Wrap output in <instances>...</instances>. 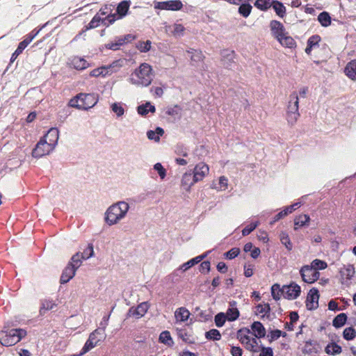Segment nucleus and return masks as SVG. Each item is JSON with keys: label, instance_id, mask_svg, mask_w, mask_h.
<instances>
[{"label": "nucleus", "instance_id": "nucleus-1", "mask_svg": "<svg viewBox=\"0 0 356 356\" xmlns=\"http://www.w3.org/2000/svg\"><path fill=\"white\" fill-rule=\"evenodd\" d=\"M59 138V131L57 128H51L38 142L35 147L32 151V156L35 158L49 154L57 145Z\"/></svg>", "mask_w": 356, "mask_h": 356}, {"label": "nucleus", "instance_id": "nucleus-2", "mask_svg": "<svg viewBox=\"0 0 356 356\" xmlns=\"http://www.w3.org/2000/svg\"><path fill=\"white\" fill-rule=\"evenodd\" d=\"M154 77L152 67L149 63H143L131 72L128 81L138 87H147L151 85Z\"/></svg>", "mask_w": 356, "mask_h": 356}, {"label": "nucleus", "instance_id": "nucleus-3", "mask_svg": "<svg viewBox=\"0 0 356 356\" xmlns=\"http://www.w3.org/2000/svg\"><path fill=\"white\" fill-rule=\"evenodd\" d=\"M129 208V204L125 201L111 204L105 212V222L109 226L117 225L127 216Z\"/></svg>", "mask_w": 356, "mask_h": 356}, {"label": "nucleus", "instance_id": "nucleus-4", "mask_svg": "<svg viewBox=\"0 0 356 356\" xmlns=\"http://www.w3.org/2000/svg\"><path fill=\"white\" fill-rule=\"evenodd\" d=\"M99 101L96 93H79L70 101V106L81 110H88L95 106Z\"/></svg>", "mask_w": 356, "mask_h": 356}, {"label": "nucleus", "instance_id": "nucleus-5", "mask_svg": "<svg viewBox=\"0 0 356 356\" xmlns=\"http://www.w3.org/2000/svg\"><path fill=\"white\" fill-rule=\"evenodd\" d=\"M237 339L244 346L246 350L252 353L259 352L262 345L261 341H259V339L253 336L250 330L245 329L238 330L237 332Z\"/></svg>", "mask_w": 356, "mask_h": 356}, {"label": "nucleus", "instance_id": "nucleus-6", "mask_svg": "<svg viewBox=\"0 0 356 356\" xmlns=\"http://www.w3.org/2000/svg\"><path fill=\"white\" fill-rule=\"evenodd\" d=\"M299 98L297 92H291L289 97L286 111V120L289 124L293 125L300 117Z\"/></svg>", "mask_w": 356, "mask_h": 356}, {"label": "nucleus", "instance_id": "nucleus-7", "mask_svg": "<svg viewBox=\"0 0 356 356\" xmlns=\"http://www.w3.org/2000/svg\"><path fill=\"white\" fill-rule=\"evenodd\" d=\"M26 335L24 329H12L9 332H0V343L4 346H11L18 343Z\"/></svg>", "mask_w": 356, "mask_h": 356}, {"label": "nucleus", "instance_id": "nucleus-8", "mask_svg": "<svg viewBox=\"0 0 356 356\" xmlns=\"http://www.w3.org/2000/svg\"><path fill=\"white\" fill-rule=\"evenodd\" d=\"M116 19V14L107 15V16L104 18H102L99 15V14H97L93 17L92 20L86 26V29L89 30L95 29L99 26L100 22H102L104 25L108 26L110 24H113L114 22H115Z\"/></svg>", "mask_w": 356, "mask_h": 356}, {"label": "nucleus", "instance_id": "nucleus-9", "mask_svg": "<svg viewBox=\"0 0 356 356\" xmlns=\"http://www.w3.org/2000/svg\"><path fill=\"white\" fill-rule=\"evenodd\" d=\"M300 274L302 280L309 284L316 282L320 276L319 272L312 268L311 265L303 266L300 270Z\"/></svg>", "mask_w": 356, "mask_h": 356}, {"label": "nucleus", "instance_id": "nucleus-10", "mask_svg": "<svg viewBox=\"0 0 356 356\" xmlns=\"http://www.w3.org/2000/svg\"><path fill=\"white\" fill-rule=\"evenodd\" d=\"M300 293L301 288L296 282L282 286V296L286 299L295 300L300 296Z\"/></svg>", "mask_w": 356, "mask_h": 356}, {"label": "nucleus", "instance_id": "nucleus-11", "mask_svg": "<svg viewBox=\"0 0 356 356\" xmlns=\"http://www.w3.org/2000/svg\"><path fill=\"white\" fill-rule=\"evenodd\" d=\"M339 273L341 283L348 286L355 274V268L351 264L343 265L341 268Z\"/></svg>", "mask_w": 356, "mask_h": 356}, {"label": "nucleus", "instance_id": "nucleus-12", "mask_svg": "<svg viewBox=\"0 0 356 356\" xmlns=\"http://www.w3.org/2000/svg\"><path fill=\"white\" fill-rule=\"evenodd\" d=\"M99 334V330L97 329L94 332H92L90 336L88 339L86 341L85 345L83 346L81 353L78 355H74L72 356H81L88 351H90L91 349L95 348L98 342L100 341V339H98L97 338V334Z\"/></svg>", "mask_w": 356, "mask_h": 356}, {"label": "nucleus", "instance_id": "nucleus-13", "mask_svg": "<svg viewBox=\"0 0 356 356\" xmlns=\"http://www.w3.org/2000/svg\"><path fill=\"white\" fill-rule=\"evenodd\" d=\"M149 309V304L147 302H143L139 304L136 307H131L127 314V318L134 317L137 319L144 316Z\"/></svg>", "mask_w": 356, "mask_h": 356}, {"label": "nucleus", "instance_id": "nucleus-14", "mask_svg": "<svg viewBox=\"0 0 356 356\" xmlns=\"http://www.w3.org/2000/svg\"><path fill=\"white\" fill-rule=\"evenodd\" d=\"M209 168L204 163L197 164L193 170L194 181H200L209 173Z\"/></svg>", "mask_w": 356, "mask_h": 356}, {"label": "nucleus", "instance_id": "nucleus-15", "mask_svg": "<svg viewBox=\"0 0 356 356\" xmlns=\"http://www.w3.org/2000/svg\"><path fill=\"white\" fill-rule=\"evenodd\" d=\"M319 295L318 291L316 289H312L308 293L306 306L309 310L314 309L318 306Z\"/></svg>", "mask_w": 356, "mask_h": 356}, {"label": "nucleus", "instance_id": "nucleus-16", "mask_svg": "<svg viewBox=\"0 0 356 356\" xmlns=\"http://www.w3.org/2000/svg\"><path fill=\"white\" fill-rule=\"evenodd\" d=\"M166 33H170L174 37L179 38L184 35L185 28L181 24H174L165 27Z\"/></svg>", "mask_w": 356, "mask_h": 356}, {"label": "nucleus", "instance_id": "nucleus-17", "mask_svg": "<svg viewBox=\"0 0 356 356\" xmlns=\"http://www.w3.org/2000/svg\"><path fill=\"white\" fill-rule=\"evenodd\" d=\"M270 27L273 35L277 38V40L283 34L286 33L285 29L283 24L277 21L273 20L270 22Z\"/></svg>", "mask_w": 356, "mask_h": 356}, {"label": "nucleus", "instance_id": "nucleus-18", "mask_svg": "<svg viewBox=\"0 0 356 356\" xmlns=\"http://www.w3.org/2000/svg\"><path fill=\"white\" fill-rule=\"evenodd\" d=\"M222 64L227 69H232L234 64V54L233 51H223L222 53Z\"/></svg>", "mask_w": 356, "mask_h": 356}, {"label": "nucleus", "instance_id": "nucleus-19", "mask_svg": "<svg viewBox=\"0 0 356 356\" xmlns=\"http://www.w3.org/2000/svg\"><path fill=\"white\" fill-rule=\"evenodd\" d=\"M251 334L256 338L261 339L266 335V330L264 325L259 321L254 322L251 325Z\"/></svg>", "mask_w": 356, "mask_h": 356}, {"label": "nucleus", "instance_id": "nucleus-20", "mask_svg": "<svg viewBox=\"0 0 356 356\" xmlns=\"http://www.w3.org/2000/svg\"><path fill=\"white\" fill-rule=\"evenodd\" d=\"M191 315L190 312L184 307H179L175 312V318L177 323L186 321Z\"/></svg>", "mask_w": 356, "mask_h": 356}, {"label": "nucleus", "instance_id": "nucleus-21", "mask_svg": "<svg viewBox=\"0 0 356 356\" xmlns=\"http://www.w3.org/2000/svg\"><path fill=\"white\" fill-rule=\"evenodd\" d=\"M230 307L227 310L225 314L229 321H234L236 320L239 316V312L236 308V302L232 301L229 303Z\"/></svg>", "mask_w": 356, "mask_h": 356}, {"label": "nucleus", "instance_id": "nucleus-22", "mask_svg": "<svg viewBox=\"0 0 356 356\" xmlns=\"http://www.w3.org/2000/svg\"><path fill=\"white\" fill-rule=\"evenodd\" d=\"M76 270L73 266L67 265V266L63 270L61 277L60 282L65 284L68 282L75 275Z\"/></svg>", "mask_w": 356, "mask_h": 356}, {"label": "nucleus", "instance_id": "nucleus-23", "mask_svg": "<svg viewBox=\"0 0 356 356\" xmlns=\"http://www.w3.org/2000/svg\"><path fill=\"white\" fill-rule=\"evenodd\" d=\"M70 65L78 70H85L89 65L88 63L83 58L79 56L73 57L70 60Z\"/></svg>", "mask_w": 356, "mask_h": 356}, {"label": "nucleus", "instance_id": "nucleus-24", "mask_svg": "<svg viewBox=\"0 0 356 356\" xmlns=\"http://www.w3.org/2000/svg\"><path fill=\"white\" fill-rule=\"evenodd\" d=\"M206 256H207V254H204L197 256V257H196L195 258H193V259H190L189 261H188L187 262L183 264L180 266V268H179L180 270H181L184 272L186 271L187 270H188L192 266H193L195 264L200 263L203 259H204L206 257Z\"/></svg>", "mask_w": 356, "mask_h": 356}, {"label": "nucleus", "instance_id": "nucleus-25", "mask_svg": "<svg viewBox=\"0 0 356 356\" xmlns=\"http://www.w3.org/2000/svg\"><path fill=\"white\" fill-rule=\"evenodd\" d=\"M277 40L282 46L288 48H293L296 46L295 40L286 32L282 35Z\"/></svg>", "mask_w": 356, "mask_h": 356}, {"label": "nucleus", "instance_id": "nucleus-26", "mask_svg": "<svg viewBox=\"0 0 356 356\" xmlns=\"http://www.w3.org/2000/svg\"><path fill=\"white\" fill-rule=\"evenodd\" d=\"M345 73L350 79L356 80V60H353L347 64Z\"/></svg>", "mask_w": 356, "mask_h": 356}, {"label": "nucleus", "instance_id": "nucleus-27", "mask_svg": "<svg viewBox=\"0 0 356 356\" xmlns=\"http://www.w3.org/2000/svg\"><path fill=\"white\" fill-rule=\"evenodd\" d=\"M310 220V218L307 214H302L296 216L294 219V229L307 225Z\"/></svg>", "mask_w": 356, "mask_h": 356}, {"label": "nucleus", "instance_id": "nucleus-28", "mask_svg": "<svg viewBox=\"0 0 356 356\" xmlns=\"http://www.w3.org/2000/svg\"><path fill=\"white\" fill-rule=\"evenodd\" d=\"M272 8L275 10L276 15L280 18H283L286 15V7L282 2L274 0Z\"/></svg>", "mask_w": 356, "mask_h": 356}, {"label": "nucleus", "instance_id": "nucleus-29", "mask_svg": "<svg viewBox=\"0 0 356 356\" xmlns=\"http://www.w3.org/2000/svg\"><path fill=\"white\" fill-rule=\"evenodd\" d=\"M197 181H194V177L191 172H186L184 174L181 179V184L186 187V190H189L190 188Z\"/></svg>", "mask_w": 356, "mask_h": 356}, {"label": "nucleus", "instance_id": "nucleus-30", "mask_svg": "<svg viewBox=\"0 0 356 356\" xmlns=\"http://www.w3.org/2000/svg\"><path fill=\"white\" fill-rule=\"evenodd\" d=\"M137 111L138 114L141 115H146L149 112L154 113L156 111L155 106L152 105L149 102L142 104L138 106Z\"/></svg>", "mask_w": 356, "mask_h": 356}, {"label": "nucleus", "instance_id": "nucleus-31", "mask_svg": "<svg viewBox=\"0 0 356 356\" xmlns=\"http://www.w3.org/2000/svg\"><path fill=\"white\" fill-rule=\"evenodd\" d=\"M164 131L161 127H157L155 131L149 130L147 132V136L149 140L159 142L160 136H163Z\"/></svg>", "mask_w": 356, "mask_h": 356}, {"label": "nucleus", "instance_id": "nucleus-32", "mask_svg": "<svg viewBox=\"0 0 356 356\" xmlns=\"http://www.w3.org/2000/svg\"><path fill=\"white\" fill-rule=\"evenodd\" d=\"M56 306V305L54 301L47 299L43 300L41 302L40 313L43 315L47 311L53 309Z\"/></svg>", "mask_w": 356, "mask_h": 356}, {"label": "nucleus", "instance_id": "nucleus-33", "mask_svg": "<svg viewBox=\"0 0 356 356\" xmlns=\"http://www.w3.org/2000/svg\"><path fill=\"white\" fill-rule=\"evenodd\" d=\"M166 10H179L182 8L183 4L179 0H172L165 1Z\"/></svg>", "mask_w": 356, "mask_h": 356}, {"label": "nucleus", "instance_id": "nucleus-34", "mask_svg": "<svg viewBox=\"0 0 356 356\" xmlns=\"http://www.w3.org/2000/svg\"><path fill=\"white\" fill-rule=\"evenodd\" d=\"M129 8V3L128 1H123L119 3L117 7V13L119 15V18H122L124 17ZM117 19L118 17H116Z\"/></svg>", "mask_w": 356, "mask_h": 356}, {"label": "nucleus", "instance_id": "nucleus-35", "mask_svg": "<svg viewBox=\"0 0 356 356\" xmlns=\"http://www.w3.org/2000/svg\"><path fill=\"white\" fill-rule=\"evenodd\" d=\"M228 186V179L225 176L219 178L218 183H213V188L217 191H225Z\"/></svg>", "mask_w": 356, "mask_h": 356}, {"label": "nucleus", "instance_id": "nucleus-36", "mask_svg": "<svg viewBox=\"0 0 356 356\" xmlns=\"http://www.w3.org/2000/svg\"><path fill=\"white\" fill-rule=\"evenodd\" d=\"M159 340L161 343H164L168 346H172L173 345V340L170 336V334L168 331L162 332L160 335Z\"/></svg>", "mask_w": 356, "mask_h": 356}, {"label": "nucleus", "instance_id": "nucleus-37", "mask_svg": "<svg viewBox=\"0 0 356 356\" xmlns=\"http://www.w3.org/2000/svg\"><path fill=\"white\" fill-rule=\"evenodd\" d=\"M347 321V316L344 313L338 314L333 320L332 324L335 327H341L343 326Z\"/></svg>", "mask_w": 356, "mask_h": 356}, {"label": "nucleus", "instance_id": "nucleus-38", "mask_svg": "<svg viewBox=\"0 0 356 356\" xmlns=\"http://www.w3.org/2000/svg\"><path fill=\"white\" fill-rule=\"evenodd\" d=\"M111 108L112 111L115 113L117 117H121L124 114V108L123 107V104L121 102H115L111 104Z\"/></svg>", "mask_w": 356, "mask_h": 356}, {"label": "nucleus", "instance_id": "nucleus-39", "mask_svg": "<svg viewBox=\"0 0 356 356\" xmlns=\"http://www.w3.org/2000/svg\"><path fill=\"white\" fill-rule=\"evenodd\" d=\"M274 0H256L254 6L262 10H266L272 7Z\"/></svg>", "mask_w": 356, "mask_h": 356}, {"label": "nucleus", "instance_id": "nucleus-40", "mask_svg": "<svg viewBox=\"0 0 356 356\" xmlns=\"http://www.w3.org/2000/svg\"><path fill=\"white\" fill-rule=\"evenodd\" d=\"M270 311V305L267 303L259 304L255 307V313L257 315L264 316Z\"/></svg>", "mask_w": 356, "mask_h": 356}, {"label": "nucleus", "instance_id": "nucleus-41", "mask_svg": "<svg viewBox=\"0 0 356 356\" xmlns=\"http://www.w3.org/2000/svg\"><path fill=\"white\" fill-rule=\"evenodd\" d=\"M302 351L303 353L307 354H312L317 353L316 343L312 340L306 341L302 348Z\"/></svg>", "mask_w": 356, "mask_h": 356}, {"label": "nucleus", "instance_id": "nucleus-42", "mask_svg": "<svg viewBox=\"0 0 356 356\" xmlns=\"http://www.w3.org/2000/svg\"><path fill=\"white\" fill-rule=\"evenodd\" d=\"M280 238L281 243L286 247L288 250H292L293 245L286 232H282L280 234Z\"/></svg>", "mask_w": 356, "mask_h": 356}, {"label": "nucleus", "instance_id": "nucleus-43", "mask_svg": "<svg viewBox=\"0 0 356 356\" xmlns=\"http://www.w3.org/2000/svg\"><path fill=\"white\" fill-rule=\"evenodd\" d=\"M318 20L323 26H327L331 23V17L327 12L321 13L318 17Z\"/></svg>", "mask_w": 356, "mask_h": 356}, {"label": "nucleus", "instance_id": "nucleus-44", "mask_svg": "<svg viewBox=\"0 0 356 356\" xmlns=\"http://www.w3.org/2000/svg\"><path fill=\"white\" fill-rule=\"evenodd\" d=\"M341 352V347L337 343H330L325 348V353L328 355L339 354Z\"/></svg>", "mask_w": 356, "mask_h": 356}, {"label": "nucleus", "instance_id": "nucleus-45", "mask_svg": "<svg viewBox=\"0 0 356 356\" xmlns=\"http://www.w3.org/2000/svg\"><path fill=\"white\" fill-rule=\"evenodd\" d=\"M271 294L273 299L280 300L282 296V287L281 288L278 284H274L271 287Z\"/></svg>", "mask_w": 356, "mask_h": 356}, {"label": "nucleus", "instance_id": "nucleus-46", "mask_svg": "<svg viewBox=\"0 0 356 356\" xmlns=\"http://www.w3.org/2000/svg\"><path fill=\"white\" fill-rule=\"evenodd\" d=\"M205 337L209 340L219 341L221 339L220 332L216 329H211L205 333Z\"/></svg>", "mask_w": 356, "mask_h": 356}, {"label": "nucleus", "instance_id": "nucleus-47", "mask_svg": "<svg viewBox=\"0 0 356 356\" xmlns=\"http://www.w3.org/2000/svg\"><path fill=\"white\" fill-rule=\"evenodd\" d=\"M311 266L318 271V270L325 269L327 267V264L325 261L316 259L312 261Z\"/></svg>", "mask_w": 356, "mask_h": 356}, {"label": "nucleus", "instance_id": "nucleus-48", "mask_svg": "<svg viewBox=\"0 0 356 356\" xmlns=\"http://www.w3.org/2000/svg\"><path fill=\"white\" fill-rule=\"evenodd\" d=\"M251 10V5L249 3H243L238 8V13L244 17H247L250 14Z\"/></svg>", "mask_w": 356, "mask_h": 356}, {"label": "nucleus", "instance_id": "nucleus-49", "mask_svg": "<svg viewBox=\"0 0 356 356\" xmlns=\"http://www.w3.org/2000/svg\"><path fill=\"white\" fill-rule=\"evenodd\" d=\"M82 260L83 259L81 258V255H80L79 253H76L72 257L71 262L69 265L73 266L76 270H77L81 266Z\"/></svg>", "mask_w": 356, "mask_h": 356}, {"label": "nucleus", "instance_id": "nucleus-50", "mask_svg": "<svg viewBox=\"0 0 356 356\" xmlns=\"http://www.w3.org/2000/svg\"><path fill=\"white\" fill-rule=\"evenodd\" d=\"M108 73V67H106L104 66H102L101 67H98L96 69H94L90 72V75L91 76H99L100 75L105 76Z\"/></svg>", "mask_w": 356, "mask_h": 356}, {"label": "nucleus", "instance_id": "nucleus-51", "mask_svg": "<svg viewBox=\"0 0 356 356\" xmlns=\"http://www.w3.org/2000/svg\"><path fill=\"white\" fill-rule=\"evenodd\" d=\"M27 47V42L22 41L19 42L17 49L15 51L13 54L11 56V61L13 62L15 60L17 56L23 51V50Z\"/></svg>", "mask_w": 356, "mask_h": 356}, {"label": "nucleus", "instance_id": "nucleus-52", "mask_svg": "<svg viewBox=\"0 0 356 356\" xmlns=\"http://www.w3.org/2000/svg\"><path fill=\"white\" fill-rule=\"evenodd\" d=\"M343 337L346 340H352L356 336V331L354 328L352 327H346L343 330Z\"/></svg>", "mask_w": 356, "mask_h": 356}, {"label": "nucleus", "instance_id": "nucleus-53", "mask_svg": "<svg viewBox=\"0 0 356 356\" xmlns=\"http://www.w3.org/2000/svg\"><path fill=\"white\" fill-rule=\"evenodd\" d=\"M227 317L225 314L222 312L218 313L215 316V324L217 327H222L226 321Z\"/></svg>", "mask_w": 356, "mask_h": 356}, {"label": "nucleus", "instance_id": "nucleus-54", "mask_svg": "<svg viewBox=\"0 0 356 356\" xmlns=\"http://www.w3.org/2000/svg\"><path fill=\"white\" fill-rule=\"evenodd\" d=\"M151 41L147 40L145 42H139L137 44V48L141 52H147L151 48Z\"/></svg>", "mask_w": 356, "mask_h": 356}, {"label": "nucleus", "instance_id": "nucleus-55", "mask_svg": "<svg viewBox=\"0 0 356 356\" xmlns=\"http://www.w3.org/2000/svg\"><path fill=\"white\" fill-rule=\"evenodd\" d=\"M259 225V221H256L254 222L250 223L249 225L246 226L242 230V234L243 236H247V235L250 234Z\"/></svg>", "mask_w": 356, "mask_h": 356}, {"label": "nucleus", "instance_id": "nucleus-56", "mask_svg": "<svg viewBox=\"0 0 356 356\" xmlns=\"http://www.w3.org/2000/svg\"><path fill=\"white\" fill-rule=\"evenodd\" d=\"M93 246L92 245H89L84 251L81 253V258L83 259H88L93 256Z\"/></svg>", "mask_w": 356, "mask_h": 356}, {"label": "nucleus", "instance_id": "nucleus-57", "mask_svg": "<svg viewBox=\"0 0 356 356\" xmlns=\"http://www.w3.org/2000/svg\"><path fill=\"white\" fill-rule=\"evenodd\" d=\"M240 253V249L238 248H233L228 252L225 253V256L228 259H232L236 257Z\"/></svg>", "mask_w": 356, "mask_h": 356}, {"label": "nucleus", "instance_id": "nucleus-58", "mask_svg": "<svg viewBox=\"0 0 356 356\" xmlns=\"http://www.w3.org/2000/svg\"><path fill=\"white\" fill-rule=\"evenodd\" d=\"M154 169L158 172L161 179H163L166 176V170L160 163H156L154 165Z\"/></svg>", "mask_w": 356, "mask_h": 356}, {"label": "nucleus", "instance_id": "nucleus-59", "mask_svg": "<svg viewBox=\"0 0 356 356\" xmlns=\"http://www.w3.org/2000/svg\"><path fill=\"white\" fill-rule=\"evenodd\" d=\"M259 351L261 352L259 356H273V349L270 347L266 348L261 345Z\"/></svg>", "mask_w": 356, "mask_h": 356}, {"label": "nucleus", "instance_id": "nucleus-60", "mask_svg": "<svg viewBox=\"0 0 356 356\" xmlns=\"http://www.w3.org/2000/svg\"><path fill=\"white\" fill-rule=\"evenodd\" d=\"M191 53H192V55H191V58L193 61L199 62L202 60L203 55L201 51H197V50H193V51Z\"/></svg>", "mask_w": 356, "mask_h": 356}, {"label": "nucleus", "instance_id": "nucleus-61", "mask_svg": "<svg viewBox=\"0 0 356 356\" xmlns=\"http://www.w3.org/2000/svg\"><path fill=\"white\" fill-rule=\"evenodd\" d=\"M230 353L232 356H242L243 350L239 346H232Z\"/></svg>", "mask_w": 356, "mask_h": 356}, {"label": "nucleus", "instance_id": "nucleus-62", "mask_svg": "<svg viewBox=\"0 0 356 356\" xmlns=\"http://www.w3.org/2000/svg\"><path fill=\"white\" fill-rule=\"evenodd\" d=\"M320 37L318 35H313L308 40V45L311 47H314L320 41Z\"/></svg>", "mask_w": 356, "mask_h": 356}, {"label": "nucleus", "instance_id": "nucleus-63", "mask_svg": "<svg viewBox=\"0 0 356 356\" xmlns=\"http://www.w3.org/2000/svg\"><path fill=\"white\" fill-rule=\"evenodd\" d=\"M244 275L247 277H250L253 275V266L252 265L244 266Z\"/></svg>", "mask_w": 356, "mask_h": 356}, {"label": "nucleus", "instance_id": "nucleus-64", "mask_svg": "<svg viewBox=\"0 0 356 356\" xmlns=\"http://www.w3.org/2000/svg\"><path fill=\"white\" fill-rule=\"evenodd\" d=\"M127 37L131 38V35L128 34L124 36L118 37L115 39V41L116 42V43L118 44H119V47L127 42Z\"/></svg>", "mask_w": 356, "mask_h": 356}]
</instances>
